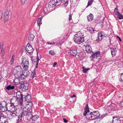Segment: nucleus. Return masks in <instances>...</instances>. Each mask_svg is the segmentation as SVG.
Returning a JSON list of instances; mask_svg holds the SVG:
<instances>
[{
	"instance_id": "52",
	"label": "nucleus",
	"mask_w": 123,
	"mask_h": 123,
	"mask_svg": "<svg viewBox=\"0 0 123 123\" xmlns=\"http://www.w3.org/2000/svg\"><path fill=\"white\" fill-rule=\"evenodd\" d=\"M2 117H3L5 119V120L6 118V116L5 115H3L2 114V115L1 116Z\"/></svg>"
},
{
	"instance_id": "63",
	"label": "nucleus",
	"mask_w": 123,
	"mask_h": 123,
	"mask_svg": "<svg viewBox=\"0 0 123 123\" xmlns=\"http://www.w3.org/2000/svg\"><path fill=\"white\" fill-rule=\"evenodd\" d=\"M1 43H0V47H1Z\"/></svg>"
},
{
	"instance_id": "14",
	"label": "nucleus",
	"mask_w": 123,
	"mask_h": 123,
	"mask_svg": "<svg viewBox=\"0 0 123 123\" xmlns=\"http://www.w3.org/2000/svg\"><path fill=\"white\" fill-rule=\"evenodd\" d=\"M10 111V117L12 118L15 117L17 116L16 113L17 112L15 111Z\"/></svg>"
},
{
	"instance_id": "32",
	"label": "nucleus",
	"mask_w": 123,
	"mask_h": 123,
	"mask_svg": "<svg viewBox=\"0 0 123 123\" xmlns=\"http://www.w3.org/2000/svg\"><path fill=\"white\" fill-rule=\"evenodd\" d=\"M92 50V48L89 46H86V50L88 53H90L91 52Z\"/></svg>"
},
{
	"instance_id": "34",
	"label": "nucleus",
	"mask_w": 123,
	"mask_h": 123,
	"mask_svg": "<svg viewBox=\"0 0 123 123\" xmlns=\"http://www.w3.org/2000/svg\"><path fill=\"white\" fill-rule=\"evenodd\" d=\"M29 65H22L24 70H27L28 69V66Z\"/></svg>"
},
{
	"instance_id": "28",
	"label": "nucleus",
	"mask_w": 123,
	"mask_h": 123,
	"mask_svg": "<svg viewBox=\"0 0 123 123\" xmlns=\"http://www.w3.org/2000/svg\"><path fill=\"white\" fill-rule=\"evenodd\" d=\"M47 5L48 6V7L49 8H48L51 11L53 7L55 6L50 1L49 2L48 4Z\"/></svg>"
},
{
	"instance_id": "4",
	"label": "nucleus",
	"mask_w": 123,
	"mask_h": 123,
	"mask_svg": "<svg viewBox=\"0 0 123 123\" xmlns=\"http://www.w3.org/2000/svg\"><path fill=\"white\" fill-rule=\"evenodd\" d=\"M17 99L19 100V103L18 105H19L21 107H22L23 105V95L20 92L18 91L16 93Z\"/></svg>"
},
{
	"instance_id": "47",
	"label": "nucleus",
	"mask_w": 123,
	"mask_h": 123,
	"mask_svg": "<svg viewBox=\"0 0 123 123\" xmlns=\"http://www.w3.org/2000/svg\"><path fill=\"white\" fill-rule=\"evenodd\" d=\"M119 80L121 82H122L123 81V75L121 76Z\"/></svg>"
},
{
	"instance_id": "3",
	"label": "nucleus",
	"mask_w": 123,
	"mask_h": 123,
	"mask_svg": "<svg viewBox=\"0 0 123 123\" xmlns=\"http://www.w3.org/2000/svg\"><path fill=\"white\" fill-rule=\"evenodd\" d=\"M19 84H20L19 88L22 89L23 91H26L28 89L29 85L28 82H22Z\"/></svg>"
},
{
	"instance_id": "23",
	"label": "nucleus",
	"mask_w": 123,
	"mask_h": 123,
	"mask_svg": "<svg viewBox=\"0 0 123 123\" xmlns=\"http://www.w3.org/2000/svg\"><path fill=\"white\" fill-rule=\"evenodd\" d=\"M69 50L70 51V54H72L73 55L75 56L77 55V52L76 49H74L73 50L70 49Z\"/></svg>"
},
{
	"instance_id": "56",
	"label": "nucleus",
	"mask_w": 123,
	"mask_h": 123,
	"mask_svg": "<svg viewBox=\"0 0 123 123\" xmlns=\"http://www.w3.org/2000/svg\"><path fill=\"white\" fill-rule=\"evenodd\" d=\"M117 37L119 39V41H121V39L118 36H117Z\"/></svg>"
},
{
	"instance_id": "31",
	"label": "nucleus",
	"mask_w": 123,
	"mask_h": 123,
	"mask_svg": "<svg viewBox=\"0 0 123 123\" xmlns=\"http://www.w3.org/2000/svg\"><path fill=\"white\" fill-rule=\"evenodd\" d=\"M44 12L45 14H47L49 12L51 11L48 8V9H47V7H44L43 9Z\"/></svg>"
},
{
	"instance_id": "15",
	"label": "nucleus",
	"mask_w": 123,
	"mask_h": 123,
	"mask_svg": "<svg viewBox=\"0 0 123 123\" xmlns=\"http://www.w3.org/2000/svg\"><path fill=\"white\" fill-rule=\"evenodd\" d=\"M33 59H32V60L33 62H34V63H35V62L36 66L35 68H38V62L39 61V58L38 56H37L36 57H34Z\"/></svg>"
},
{
	"instance_id": "17",
	"label": "nucleus",
	"mask_w": 123,
	"mask_h": 123,
	"mask_svg": "<svg viewBox=\"0 0 123 123\" xmlns=\"http://www.w3.org/2000/svg\"><path fill=\"white\" fill-rule=\"evenodd\" d=\"M100 55V52H96L92 55L90 56V58H97L98 57H99Z\"/></svg>"
},
{
	"instance_id": "60",
	"label": "nucleus",
	"mask_w": 123,
	"mask_h": 123,
	"mask_svg": "<svg viewBox=\"0 0 123 123\" xmlns=\"http://www.w3.org/2000/svg\"><path fill=\"white\" fill-rule=\"evenodd\" d=\"M2 76L1 75H0V80L1 79Z\"/></svg>"
},
{
	"instance_id": "26",
	"label": "nucleus",
	"mask_w": 123,
	"mask_h": 123,
	"mask_svg": "<svg viewBox=\"0 0 123 123\" xmlns=\"http://www.w3.org/2000/svg\"><path fill=\"white\" fill-rule=\"evenodd\" d=\"M6 90H11L13 89L14 88V86H11V85H9L5 87V88Z\"/></svg>"
},
{
	"instance_id": "58",
	"label": "nucleus",
	"mask_w": 123,
	"mask_h": 123,
	"mask_svg": "<svg viewBox=\"0 0 123 123\" xmlns=\"http://www.w3.org/2000/svg\"><path fill=\"white\" fill-rule=\"evenodd\" d=\"M105 117L104 115H102L101 116V118H103Z\"/></svg>"
},
{
	"instance_id": "45",
	"label": "nucleus",
	"mask_w": 123,
	"mask_h": 123,
	"mask_svg": "<svg viewBox=\"0 0 123 123\" xmlns=\"http://www.w3.org/2000/svg\"><path fill=\"white\" fill-rule=\"evenodd\" d=\"M23 115H24V116H24V111L22 112L21 113L20 115H19V116L21 118H22Z\"/></svg>"
},
{
	"instance_id": "1",
	"label": "nucleus",
	"mask_w": 123,
	"mask_h": 123,
	"mask_svg": "<svg viewBox=\"0 0 123 123\" xmlns=\"http://www.w3.org/2000/svg\"><path fill=\"white\" fill-rule=\"evenodd\" d=\"M83 115L85 116H86L88 120L94 119V118L93 116L92 112H89V110L87 104L86 105L84 108V111L83 113Z\"/></svg>"
},
{
	"instance_id": "19",
	"label": "nucleus",
	"mask_w": 123,
	"mask_h": 123,
	"mask_svg": "<svg viewBox=\"0 0 123 123\" xmlns=\"http://www.w3.org/2000/svg\"><path fill=\"white\" fill-rule=\"evenodd\" d=\"M74 37H78V38L81 37V38H84L83 34L81 33L80 32H78L75 34Z\"/></svg>"
},
{
	"instance_id": "33",
	"label": "nucleus",
	"mask_w": 123,
	"mask_h": 123,
	"mask_svg": "<svg viewBox=\"0 0 123 123\" xmlns=\"http://www.w3.org/2000/svg\"><path fill=\"white\" fill-rule=\"evenodd\" d=\"M94 0H89L87 4V5L86 6V8L91 5L92 3L94 1Z\"/></svg>"
},
{
	"instance_id": "50",
	"label": "nucleus",
	"mask_w": 123,
	"mask_h": 123,
	"mask_svg": "<svg viewBox=\"0 0 123 123\" xmlns=\"http://www.w3.org/2000/svg\"><path fill=\"white\" fill-rule=\"evenodd\" d=\"M63 120L64 122L65 123H67L68 122V120L64 118H63Z\"/></svg>"
},
{
	"instance_id": "11",
	"label": "nucleus",
	"mask_w": 123,
	"mask_h": 123,
	"mask_svg": "<svg viewBox=\"0 0 123 123\" xmlns=\"http://www.w3.org/2000/svg\"><path fill=\"white\" fill-rule=\"evenodd\" d=\"M24 116L27 118V119L30 118L32 116V112L30 110L24 111Z\"/></svg>"
},
{
	"instance_id": "9",
	"label": "nucleus",
	"mask_w": 123,
	"mask_h": 123,
	"mask_svg": "<svg viewBox=\"0 0 123 123\" xmlns=\"http://www.w3.org/2000/svg\"><path fill=\"white\" fill-rule=\"evenodd\" d=\"M25 49L26 51L30 54H32L33 51V48L30 44H28L26 45Z\"/></svg>"
},
{
	"instance_id": "5",
	"label": "nucleus",
	"mask_w": 123,
	"mask_h": 123,
	"mask_svg": "<svg viewBox=\"0 0 123 123\" xmlns=\"http://www.w3.org/2000/svg\"><path fill=\"white\" fill-rule=\"evenodd\" d=\"M23 71L21 68L19 66H17L15 67L13 72L15 76L17 77Z\"/></svg>"
},
{
	"instance_id": "7",
	"label": "nucleus",
	"mask_w": 123,
	"mask_h": 123,
	"mask_svg": "<svg viewBox=\"0 0 123 123\" xmlns=\"http://www.w3.org/2000/svg\"><path fill=\"white\" fill-rule=\"evenodd\" d=\"M7 106L6 103L5 102H1L0 105V110H1L3 112L7 111Z\"/></svg>"
},
{
	"instance_id": "18",
	"label": "nucleus",
	"mask_w": 123,
	"mask_h": 123,
	"mask_svg": "<svg viewBox=\"0 0 123 123\" xmlns=\"http://www.w3.org/2000/svg\"><path fill=\"white\" fill-rule=\"evenodd\" d=\"M121 122L120 118L117 117H113L112 123H121Z\"/></svg>"
},
{
	"instance_id": "12",
	"label": "nucleus",
	"mask_w": 123,
	"mask_h": 123,
	"mask_svg": "<svg viewBox=\"0 0 123 123\" xmlns=\"http://www.w3.org/2000/svg\"><path fill=\"white\" fill-rule=\"evenodd\" d=\"M9 11L7 9H6L5 12L4 21L5 23L8 19L9 18Z\"/></svg>"
},
{
	"instance_id": "43",
	"label": "nucleus",
	"mask_w": 123,
	"mask_h": 123,
	"mask_svg": "<svg viewBox=\"0 0 123 123\" xmlns=\"http://www.w3.org/2000/svg\"><path fill=\"white\" fill-rule=\"evenodd\" d=\"M89 31L91 33H93L94 32V29L92 28H90L89 30Z\"/></svg>"
},
{
	"instance_id": "46",
	"label": "nucleus",
	"mask_w": 123,
	"mask_h": 123,
	"mask_svg": "<svg viewBox=\"0 0 123 123\" xmlns=\"http://www.w3.org/2000/svg\"><path fill=\"white\" fill-rule=\"evenodd\" d=\"M72 15H71V13H70V14L69 15V21H70L72 19Z\"/></svg>"
},
{
	"instance_id": "48",
	"label": "nucleus",
	"mask_w": 123,
	"mask_h": 123,
	"mask_svg": "<svg viewBox=\"0 0 123 123\" xmlns=\"http://www.w3.org/2000/svg\"><path fill=\"white\" fill-rule=\"evenodd\" d=\"M26 0H21V1L22 4H24Z\"/></svg>"
},
{
	"instance_id": "55",
	"label": "nucleus",
	"mask_w": 123,
	"mask_h": 123,
	"mask_svg": "<svg viewBox=\"0 0 123 123\" xmlns=\"http://www.w3.org/2000/svg\"><path fill=\"white\" fill-rule=\"evenodd\" d=\"M2 13L1 12H0V19L2 18Z\"/></svg>"
},
{
	"instance_id": "10",
	"label": "nucleus",
	"mask_w": 123,
	"mask_h": 123,
	"mask_svg": "<svg viewBox=\"0 0 123 123\" xmlns=\"http://www.w3.org/2000/svg\"><path fill=\"white\" fill-rule=\"evenodd\" d=\"M74 39L75 42L78 44H80L84 41V38L74 37Z\"/></svg>"
},
{
	"instance_id": "49",
	"label": "nucleus",
	"mask_w": 123,
	"mask_h": 123,
	"mask_svg": "<svg viewBox=\"0 0 123 123\" xmlns=\"http://www.w3.org/2000/svg\"><path fill=\"white\" fill-rule=\"evenodd\" d=\"M47 44H55V43L54 42H53V43H51L49 42H48L47 43Z\"/></svg>"
},
{
	"instance_id": "21",
	"label": "nucleus",
	"mask_w": 123,
	"mask_h": 123,
	"mask_svg": "<svg viewBox=\"0 0 123 123\" xmlns=\"http://www.w3.org/2000/svg\"><path fill=\"white\" fill-rule=\"evenodd\" d=\"M25 100L27 102L30 103L31 102V96L30 94H27L25 98Z\"/></svg>"
},
{
	"instance_id": "27",
	"label": "nucleus",
	"mask_w": 123,
	"mask_h": 123,
	"mask_svg": "<svg viewBox=\"0 0 123 123\" xmlns=\"http://www.w3.org/2000/svg\"><path fill=\"white\" fill-rule=\"evenodd\" d=\"M18 78H16L14 80V82L16 85L19 84L20 82Z\"/></svg>"
},
{
	"instance_id": "53",
	"label": "nucleus",
	"mask_w": 123,
	"mask_h": 123,
	"mask_svg": "<svg viewBox=\"0 0 123 123\" xmlns=\"http://www.w3.org/2000/svg\"><path fill=\"white\" fill-rule=\"evenodd\" d=\"M3 114V113L1 111H0V118H1V116Z\"/></svg>"
},
{
	"instance_id": "6",
	"label": "nucleus",
	"mask_w": 123,
	"mask_h": 123,
	"mask_svg": "<svg viewBox=\"0 0 123 123\" xmlns=\"http://www.w3.org/2000/svg\"><path fill=\"white\" fill-rule=\"evenodd\" d=\"M29 74V72L28 71H23L17 76L19 79L23 80L26 78Z\"/></svg>"
},
{
	"instance_id": "54",
	"label": "nucleus",
	"mask_w": 123,
	"mask_h": 123,
	"mask_svg": "<svg viewBox=\"0 0 123 123\" xmlns=\"http://www.w3.org/2000/svg\"><path fill=\"white\" fill-rule=\"evenodd\" d=\"M57 64V63L56 62H54L53 63V66L54 67H55V66Z\"/></svg>"
},
{
	"instance_id": "57",
	"label": "nucleus",
	"mask_w": 123,
	"mask_h": 123,
	"mask_svg": "<svg viewBox=\"0 0 123 123\" xmlns=\"http://www.w3.org/2000/svg\"><path fill=\"white\" fill-rule=\"evenodd\" d=\"M76 95H73V96H71L72 98L75 97H76Z\"/></svg>"
},
{
	"instance_id": "25",
	"label": "nucleus",
	"mask_w": 123,
	"mask_h": 123,
	"mask_svg": "<svg viewBox=\"0 0 123 123\" xmlns=\"http://www.w3.org/2000/svg\"><path fill=\"white\" fill-rule=\"evenodd\" d=\"M39 117L38 115H35L34 116L32 115V117L30 118L31 119L32 121H35L37 120L39 118Z\"/></svg>"
},
{
	"instance_id": "20",
	"label": "nucleus",
	"mask_w": 123,
	"mask_h": 123,
	"mask_svg": "<svg viewBox=\"0 0 123 123\" xmlns=\"http://www.w3.org/2000/svg\"><path fill=\"white\" fill-rule=\"evenodd\" d=\"M94 119L98 117L100 115L99 112L98 111H95L92 112Z\"/></svg>"
},
{
	"instance_id": "59",
	"label": "nucleus",
	"mask_w": 123,
	"mask_h": 123,
	"mask_svg": "<svg viewBox=\"0 0 123 123\" xmlns=\"http://www.w3.org/2000/svg\"><path fill=\"white\" fill-rule=\"evenodd\" d=\"M45 7H47V9H48V8H48V5H46V6H45Z\"/></svg>"
},
{
	"instance_id": "16",
	"label": "nucleus",
	"mask_w": 123,
	"mask_h": 123,
	"mask_svg": "<svg viewBox=\"0 0 123 123\" xmlns=\"http://www.w3.org/2000/svg\"><path fill=\"white\" fill-rule=\"evenodd\" d=\"M112 57L115 56L117 52V50L116 48L115 47L111 48L110 49Z\"/></svg>"
},
{
	"instance_id": "29",
	"label": "nucleus",
	"mask_w": 123,
	"mask_h": 123,
	"mask_svg": "<svg viewBox=\"0 0 123 123\" xmlns=\"http://www.w3.org/2000/svg\"><path fill=\"white\" fill-rule=\"evenodd\" d=\"M34 37V36L33 34H30L28 36V39L30 41H32Z\"/></svg>"
},
{
	"instance_id": "51",
	"label": "nucleus",
	"mask_w": 123,
	"mask_h": 123,
	"mask_svg": "<svg viewBox=\"0 0 123 123\" xmlns=\"http://www.w3.org/2000/svg\"><path fill=\"white\" fill-rule=\"evenodd\" d=\"M22 118L21 117H18V121L19 122H20L21 121V120H22Z\"/></svg>"
},
{
	"instance_id": "40",
	"label": "nucleus",
	"mask_w": 123,
	"mask_h": 123,
	"mask_svg": "<svg viewBox=\"0 0 123 123\" xmlns=\"http://www.w3.org/2000/svg\"><path fill=\"white\" fill-rule=\"evenodd\" d=\"M99 32L100 33H101V35L102 36V37L104 38L106 37L105 34L104 32L101 31Z\"/></svg>"
},
{
	"instance_id": "24",
	"label": "nucleus",
	"mask_w": 123,
	"mask_h": 123,
	"mask_svg": "<svg viewBox=\"0 0 123 123\" xmlns=\"http://www.w3.org/2000/svg\"><path fill=\"white\" fill-rule=\"evenodd\" d=\"M93 15L91 13H90L89 15L87 16L88 21H91L93 19Z\"/></svg>"
},
{
	"instance_id": "37",
	"label": "nucleus",
	"mask_w": 123,
	"mask_h": 123,
	"mask_svg": "<svg viewBox=\"0 0 123 123\" xmlns=\"http://www.w3.org/2000/svg\"><path fill=\"white\" fill-rule=\"evenodd\" d=\"M49 55H54L55 54V53L53 50H50L49 51Z\"/></svg>"
},
{
	"instance_id": "41",
	"label": "nucleus",
	"mask_w": 123,
	"mask_h": 123,
	"mask_svg": "<svg viewBox=\"0 0 123 123\" xmlns=\"http://www.w3.org/2000/svg\"><path fill=\"white\" fill-rule=\"evenodd\" d=\"M15 105H14V104L11 103H10V110L11 109V108L12 107L13 109H14V106H15Z\"/></svg>"
},
{
	"instance_id": "42",
	"label": "nucleus",
	"mask_w": 123,
	"mask_h": 123,
	"mask_svg": "<svg viewBox=\"0 0 123 123\" xmlns=\"http://www.w3.org/2000/svg\"><path fill=\"white\" fill-rule=\"evenodd\" d=\"M0 123H8V122L6 119H5L3 121L2 120H0Z\"/></svg>"
},
{
	"instance_id": "62",
	"label": "nucleus",
	"mask_w": 123,
	"mask_h": 123,
	"mask_svg": "<svg viewBox=\"0 0 123 123\" xmlns=\"http://www.w3.org/2000/svg\"><path fill=\"white\" fill-rule=\"evenodd\" d=\"M91 60L92 61L93 60V58H92V59H91Z\"/></svg>"
},
{
	"instance_id": "61",
	"label": "nucleus",
	"mask_w": 123,
	"mask_h": 123,
	"mask_svg": "<svg viewBox=\"0 0 123 123\" xmlns=\"http://www.w3.org/2000/svg\"><path fill=\"white\" fill-rule=\"evenodd\" d=\"M121 76H123V73H122L121 74Z\"/></svg>"
},
{
	"instance_id": "44",
	"label": "nucleus",
	"mask_w": 123,
	"mask_h": 123,
	"mask_svg": "<svg viewBox=\"0 0 123 123\" xmlns=\"http://www.w3.org/2000/svg\"><path fill=\"white\" fill-rule=\"evenodd\" d=\"M4 53H5L4 49H2L1 51V55L2 56L4 54Z\"/></svg>"
},
{
	"instance_id": "30",
	"label": "nucleus",
	"mask_w": 123,
	"mask_h": 123,
	"mask_svg": "<svg viewBox=\"0 0 123 123\" xmlns=\"http://www.w3.org/2000/svg\"><path fill=\"white\" fill-rule=\"evenodd\" d=\"M98 39H97L98 41H101L102 39L104 38L102 37V36L101 35V33H100L99 32H98Z\"/></svg>"
},
{
	"instance_id": "35",
	"label": "nucleus",
	"mask_w": 123,
	"mask_h": 123,
	"mask_svg": "<svg viewBox=\"0 0 123 123\" xmlns=\"http://www.w3.org/2000/svg\"><path fill=\"white\" fill-rule=\"evenodd\" d=\"M83 72V73H86L88 71L90 68H86L83 67L82 68Z\"/></svg>"
},
{
	"instance_id": "13",
	"label": "nucleus",
	"mask_w": 123,
	"mask_h": 123,
	"mask_svg": "<svg viewBox=\"0 0 123 123\" xmlns=\"http://www.w3.org/2000/svg\"><path fill=\"white\" fill-rule=\"evenodd\" d=\"M115 12L117 15V18L119 19H123V15L118 11L116 8L115 9Z\"/></svg>"
},
{
	"instance_id": "22",
	"label": "nucleus",
	"mask_w": 123,
	"mask_h": 123,
	"mask_svg": "<svg viewBox=\"0 0 123 123\" xmlns=\"http://www.w3.org/2000/svg\"><path fill=\"white\" fill-rule=\"evenodd\" d=\"M10 102L11 103L14 104V105L16 104V102H17V99L15 96L12 97L10 100Z\"/></svg>"
},
{
	"instance_id": "8",
	"label": "nucleus",
	"mask_w": 123,
	"mask_h": 123,
	"mask_svg": "<svg viewBox=\"0 0 123 123\" xmlns=\"http://www.w3.org/2000/svg\"><path fill=\"white\" fill-rule=\"evenodd\" d=\"M22 65H29V59L28 57L27 56H22Z\"/></svg>"
},
{
	"instance_id": "64",
	"label": "nucleus",
	"mask_w": 123,
	"mask_h": 123,
	"mask_svg": "<svg viewBox=\"0 0 123 123\" xmlns=\"http://www.w3.org/2000/svg\"><path fill=\"white\" fill-rule=\"evenodd\" d=\"M76 0L77 1H79V0Z\"/></svg>"
},
{
	"instance_id": "39",
	"label": "nucleus",
	"mask_w": 123,
	"mask_h": 123,
	"mask_svg": "<svg viewBox=\"0 0 123 123\" xmlns=\"http://www.w3.org/2000/svg\"><path fill=\"white\" fill-rule=\"evenodd\" d=\"M41 20L42 19L41 18H39L38 19L37 21V24L39 26H40V22Z\"/></svg>"
},
{
	"instance_id": "38",
	"label": "nucleus",
	"mask_w": 123,
	"mask_h": 123,
	"mask_svg": "<svg viewBox=\"0 0 123 123\" xmlns=\"http://www.w3.org/2000/svg\"><path fill=\"white\" fill-rule=\"evenodd\" d=\"M15 58V55H12V58L11 59V65H12L13 62L14 61V58Z\"/></svg>"
},
{
	"instance_id": "36",
	"label": "nucleus",
	"mask_w": 123,
	"mask_h": 123,
	"mask_svg": "<svg viewBox=\"0 0 123 123\" xmlns=\"http://www.w3.org/2000/svg\"><path fill=\"white\" fill-rule=\"evenodd\" d=\"M35 69L33 71V72L31 74V76L32 78H34L35 76L36 75L35 73Z\"/></svg>"
},
{
	"instance_id": "2",
	"label": "nucleus",
	"mask_w": 123,
	"mask_h": 123,
	"mask_svg": "<svg viewBox=\"0 0 123 123\" xmlns=\"http://www.w3.org/2000/svg\"><path fill=\"white\" fill-rule=\"evenodd\" d=\"M50 1L55 6L56 4L60 3V2L63 4L65 6H66L68 4V1L67 0H51Z\"/></svg>"
}]
</instances>
